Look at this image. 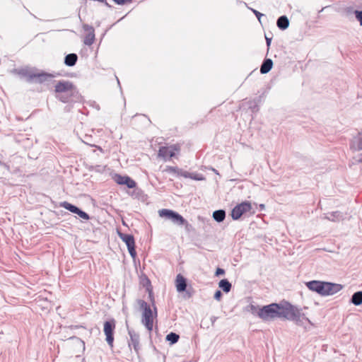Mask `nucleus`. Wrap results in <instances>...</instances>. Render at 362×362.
<instances>
[{"label":"nucleus","mask_w":362,"mask_h":362,"mask_svg":"<svg viewBox=\"0 0 362 362\" xmlns=\"http://www.w3.org/2000/svg\"><path fill=\"white\" fill-rule=\"evenodd\" d=\"M56 98L62 103H69L77 95L76 86L69 81H59L54 86Z\"/></svg>","instance_id":"obj_1"},{"label":"nucleus","mask_w":362,"mask_h":362,"mask_svg":"<svg viewBox=\"0 0 362 362\" xmlns=\"http://www.w3.org/2000/svg\"><path fill=\"white\" fill-rule=\"evenodd\" d=\"M138 305L142 310L141 322L149 332H151L153 328L154 320L157 318V308L154 307L152 310L150 305L144 300H139Z\"/></svg>","instance_id":"obj_2"},{"label":"nucleus","mask_w":362,"mask_h":362,"mask_svg":"<svg viewBox=\"0 0 362 362\" xmlns=\"http://www.w3.org/2000/svg\"><path fill=\"white\" fill-rule=\"evenodd\" d=\"M279 318L298 321L300 318V311L288 302L279 303Z\"/></svg>","instance_id":"obj_3"},{"label":"nucleus","mask_w":362,"mask_h":362,"mask_svg":"<svg viewBox=\"0 0 362 362\" xmlns=\"http://www.w3.org/2000/svg\"><path fill=\"white\" fill-rule=\"evenodd\" d=\"M279 303H271L259 308L257 315L264 321H271L279 318Z\"/></svg>","instance_id":"obj_4"},{"label":"nucleus","mask_w":362,"mask_h":362,"mask_svg":"<svg viewBox=\"0 0 362 362\" xmlns=\"http://www.w3.org/2000/svg\"><path fill=\"white\" fill-rule=\"evenodd\" d=\"M343 288L339 284L318 281V294L322 296H332Z\"/></svg>","instance_id":"obj_5"},{"label":"nucleus","mask_w":362,"mask_h":362,"mask_svg":"<svg viewBox=\"0 0 362 362\" xmlns=\"http://www.w3.org/2000/svg\"><path fill=\"white\" fill-rule=\"evenodd\" d=\"M158 214L160 217L170 219L177 225H188V222L181 215L173 210L163 209L158 211Z\"/></svg>","instance_id":"obj_6"},{"label":"nucleus","mask_w":362,"mask_h":362,"mask_svg":"<svg viewBox=\"0 0 362 362\" xmlns=\"http://www.w3.org/2000/svg\"><path fill=\"white\" fill-rule=\"evenodd\" d=\"M180 151V146L179 144H173L170 146H164L160 147L158 156L164 160L174 157L177 153Z\"/></svg>","instance_id":"obj_7"},{"label":"nucleus","mask_w":362,"mask_h":362,"mask_svg":"<svg viewBox=\"0 0 362 362\" xmlns=\"http://www.w3.org/2000/svg\"><path fill=\"white\" fill-rule=\"evenodd\" d=\"M115 320H111L110 321H106L104 323V333L106 337V341L108 345L112 348L113 347L114 342V330L115 329Z\"/></svg>","instance_id":"obj_8"},{"label":"nucleus","mask_w":362,"mask_h":362,"mask_svg":"<svg viewBox=\"0 0 362 362\" xmlns=\"http://www.w3.org/2000/svg\"><path fill=\"white\" fill-rule=\"evenodd\" d=\"M118 236L127 245L130 255L133 258H135L136 256V252L135 250V241L134 236L132 235L125 234L121 232H118Z\"/></svg>","instance_id":"obj_9"},{"label":"nucleus","mask_w":362,"mask_h":362,"mask_svg":"<svg viewBox=\"0 0 362 362\" xmlns=\"http://www.w3.org/2000/svg\"><path fill=\"white\" fill-rule=\"evenodd\" d=\"M252 209V205L249 202H244L235 206L231 211V216L234 220H238L244 214Z\"/></svg>","instance_id":"obj_10"},{"label":"nucleus","mask_w":362,"mask_h":362,"mask_svg":"<svg viewBox=\"0 0 362 362\" xmlns=\"http://www.w3.org/2000/svg\"><path fill=\"white\" fill-rule=\"evenodd\" d=\"M114 181L120 185H126L129 188H134L136 186V182L132 180L130 177L127 175H121L119 174H115L113 176Z\"/></svg>","instance_id":"obj_11"},{"label":"nucleus","mask_w":362,"mask_h":362,"mask_svg":"<svg viewBox=\"0 0 362 362\" xmlns=\"http://www.w3.org/2000/svg\"><path fill=\"white\" fill-rule=\"evenodd\" d=\"M60 206L69 210V211L78 214L81 218L84 220H89L90 216L86 212L81 211L76 206L67 202H64L60 203Z\"/></svg>","instance_id":"obj_12"},{"label":"nucleus","mask_w":362,"mask_h":362,"mask_svg":"<svg viewBox=\"0 0 362 362\" xmlns=\"http://www.w3.org/2000/svg\"><path fill=\"white\" fill-rule=\"evenodd\" d=\"M350 147L354 151H362V131L352 139ZM358 162L362 163V153L358 156Z\"/></svg>","instance_id":"obj_13"},{"label":"nucleus","mask_w":362,"mask_h":362,"mask_svg":"<svg viewBox=\"0 0 362 362\" xmlns=\"http://www.w3.org/2000/svg\"><path fill=\"white\" fill-rule=\"evenodd\" d=\"M83 28L86 32L83 42L86 45H91L95 41V30L88 25H83Z\"/></svg>","instance_id":"obj_14"},{"label":"nucleus","mask_w":362,"mask_h":362,"mask_svg":"<svg viewBox=\"0 0 362 362\" xmlns=\"http://www.w3.org/2000/svg\"><path fill=\"white\" fill-rule=\"evenodd\" d=\"M344 215L340 211H333L324 214L323 218L332 221L334 222L341 221L344 218Z\"/></svg>","instance_id":"obj_15"},{"label":"nucleus","mask_w":362,"mask_h":362,"mask_svg":"<svg viewBox=\"0 0 362 362\" xmlns=\"http://www.w3.org/2000/svg\"><path fill=\"white\" fill-rule=\"evenodd\" d=\"M175 286L178 292H183L187 288L185 278L180 274H177L175 279Z\"/></svg>","instance_id":"obj_16"},{"label":"nucleus","mask_w":362,"mask_h":362,"mask_svg":"<svg viewBox=\"0 0 362 362\" xmlns=\"http://www.w3.org/2000/svg\"><path fill=\"white\" fill-rule=\"evenodd\" d=\"M146 289L148 293V298H149V300L151 301L152 307L153 308L156 307V305H155L156 301H155V297H154V294H153V286H152L151 283L148 279H146Z\"/></svg>","instance_id":"obj_17"},{"label":"nucleus","mask_w":362,"mask_h":362,"mask_svg":"<svg viewBox=\"0 0 362 362\" xmlns=\"http://www.w3.org/2000/svg\"><path fill=\"white\" fill-rule=\"evenodd\" d=\"M273 62L270 59H267L264 61L260 68V72L262 74L268 73L272 68Z\"/></svg>","instance_id":"obj_18"},{"label":"nucleus","mask_w":362,"mask_h":362,"mask_svg":"<svg viewBox=\"0 0 362 362\" xmlns=\"http://www.w3.org/2000/svg\"><path fill=\"white\" fill-rule=\"evenodd\" d=\"M276 24L280 29L285 30L288 27L289 21L286 16H282L277 20Z\"/></svg>","instance_id":"obj_19"},{"label":"nucleus","mask_w":362,"mask_h":362,"mask_svg":"<svg viewBox=\"0 0 362 362\" xmlns=\"http://www.w3.org/2000/svg\"><path fill=\"white\" fill-rule=\"evenodd\" d=\"M131 344L136 351H139V337L135 333L129 332Z\"/></svg>","instance_id":"obj_20"},{"label":"nucleus","mask_w":362,"mask_h":362,"mask_svg":"<svg viewBox=\"0 0 362 362\" xmlns=\"http://www.w3.org/2000/svg\"><path fill=\"white\" fill-rule=\"evenodd\" d=\"M351 303L355 305L362 304V291H357L354 293L351 296Z\"/></svg>","instance_id":"obj_21"},{"label":"nucleus","mask_w":362,"mask_h":362,"mask_svg":"<svg viewBox=\"0 0 362 362\" xmlns=\"http://www.w3.org/2000/svg\"><path fill=\"white\" fill-rule=\"evenodd\" d=\"M78 57L76 54H69L66 56L64 63L69 66L75 65L76 63Z\"/></svg>","instance_id":"obj_22"},{"label":"nucleus","mask_w":362,"mask_h":362,"mask_svg":"<svg viewBox=\"0 0 362 362\" xmlns=\"http://www.w3.org/2000/svg\"><path fill=\"white\" fill-rule=\"evenodd\" d=\"M218 286L226 293H228L231 289V284L227 279L221 280Z\"/></svg>","instance_id":"obj_23"},{"label":"nucleus","mask_w":362,"mask_h":362,"mask_svg":"<svg viewBox=\"0 0 362 362\" xmlns=\"http://www.w3.org/2000/svg\"><path fill=\"white\" fill-rule=\"evenodd\" d=\"M214 218L218 221H223L226 217V213L223 210H217L213 213Z\"/></svg>","instance_id":"obj_24"},{"label":"nucleus","mask_w":362,"mask_h":362,"mask_svg":"<svg viewBox=\"0 0 362 362\" xmlns=\"http://www.w3.org/2000/svg\"><path fill=\"white\" fill-rule=\"evenodd\" d=\"M179 338V335L174 332H170L166 336V340L170 341L171 344H175L177 342Z\"/></svg>","instance_id":"obj_25"},{"label":"nucleus","mask_w":362,"mask_h":362,"mask_svg":"<svg viewBox=\"0 0 362 362\" xmlns=\"http://www.w3.org/2000/svg\"><path fill=\"white\" fill-rule=\"evenodd\" d=\"M52 75L42 73V74H35L33 77L37 78L40 82H43L47 80L48 78L51 77Z\"/></svg>","instance_id":"obj_26"},{"label":"nucleus","mask_w":362,"mask_h":362,"mask_svg":"<svg viewBox=\"0 0 362 362\" xmlns=\"http://www.w3.org/2000/svg\"><path fill=\"white\" fill-rule=\"evenodd\" d=\"M164 171L166 173H173V174H177V175L180 174V170L178 169V168L174 167V166H167L165 168Z\"/></svg>","instance_id":"obj_27"},{"label":"nucleus","mask_w":362,"mask_h":362,"mask_svg":"<svg viewBox=\"0 0 362 362\" xmlns=\"http://www.w3.org/2000/svg\"><path fill=\"white\" fill-rule=\"evenodd\" d=\"M306 285L310 290L317 291V281L308 282Z\"/></svg>","instance_id":"obj_28"},{"label":"nucleus","mask_w":362,"mask_h":362,"mask_svg":"<svg viewBox=\"0 0 362 362\" xmlns=\"http://www.w3.org/2000/svg\"><path fill=\"white\" fill-rule=\"evenodd\" d=\"M356 18L360 22L362 25V11H355Z\"/></svg>","instance_id":"obj_29"},{"label":"nucleus","mask_w":362,"mask_h":362,"mask_svg":"<svg viewBox=\"0 0 362 362\" xmlns=\"http://www.w3.org/2000/svg\"><path fill=\"white\" fill-rule=\"evenodd\" d=\"M117 4L124 5L132 2V0H113Z\"/></svg>","instance_id":"obj_30"},{"label":"nucleus","mask_w":362,"mask_h":362,"mask_svg":"<svg viewBox=\"0 0 362 362\" xmlns=\"http://www.w3.org/2000/svg\"><path fill=\"white\" fill-rule=\"evenodd\" d=\"M222 296V293L220 291H216L214 294V298L217 300H220Z\"/></svg>","instance_id":"obj_31"},{"label":"nucleus","mask_w":362,"mask_h":362,"mask_svg":"<svg viewBox=\"0 0 362 362\" xmlns=\"http://www.w3.org/2000/svg\"><path fill=\"white\" fill-rule=\"evenodd\" d=\"M225 274L224 269L221 268H218L216 271V276H219Z\"/></svg>","instance_id":"obj_32"},{"label":"nucleus","mask_w":362,"mask_h":362,"mask_svg":"<svg viewBox=\"0 0 362 362\" xmlns=\"http://www.w3.org/2000/svg\"><path fill=\"white\" fill-rule=\"evenodd\" d=\"M253 13L255 14L257 18L259 20L262 14L256 10H253Z\"/></svg>","instance_id":"obj_33"},{"label":"nucleus","mask_w":362,"mask_h":362,"mask_svg":"<svg viewBox=\"0 0 362 362\" xmlns=\"http://www.w3.org/2000/svg\"><path fill=\"white\" fill-rule=\"evenodd\" d=\"M266 40H267V45L268 47L270 46V44H271V39L270 38H268V37H266Z\"/></svg>","instance_id":"obj_34"},{"label":"nucleus","mask_w":362,"mask_h":362,"mask_svg":"<svg viewBox=\"0 0 362 362\" xmlns=\"http://www.w3.org/2000/svg\"><path fill=\"white\" fill-rule=\"evenodd\" d=\"M97 148L100 151V152H103V149L100 146H97Z\"/></svg>","instance_id":"obj_35"}]
</instances>
